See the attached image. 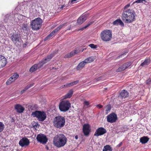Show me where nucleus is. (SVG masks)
I'll return each instance as SVG.
<instances>
[{"mask_svg": "<svg viewBox=\"0 0 151 151\" xmlns=\"http://www.w3.org/2000/svg\"><path fill=\"white\" fill-rule=\"evenodd\" d=\"M135 13L132 9H125L122 14V19L125 23H131L135 19Z\"/></svg>", "mask_w": 151, "mask_h": 151, "instance_id": "1", "label": "nucleus"}, {"mask_svg": "<svg viewBox=\"0 0 151 151\" xmlns=\"http://www.w3.org/2000/svg\"><path fill=\"white\" fill-rule=\"evenodd\" d=\"M67 142L66 137L63 134H60L56 135L53 139L54 145L58 148L64 146L66 144Z\"/></svg>", "mask_w": 151, "mask_h": 151, "instance_id": "2", "label": "nucleus"}, {"mask_svg": "<svg viewBox=\"0 0 151 151\" xmlns=\"http://www.w3.org/2000/svg\"><path fill=\"white\" fill-rule=\"evenodd\" d=\"M65 122L64 117L58 115L54 118L53 124L54 126L58 129H60L63 127Z\"/></svg>", "mask_w": 151, "mask_h": 151, "instance_id": "3", "label": "nucleus"}, {"mask_svg": "<svg viewBox=\"0 0 151 151\" xmlns=\"http://www.w3.org/2000/svg\"><path fill=\"white\" fill-rule=\"evenodd\" d=\"M54 55L53 53L51 54L48 55L47 57L44 59L42 60L38 64H35L32 66L30 69L29 71L31 72H33L36 70L37 69L40 68L43 65L49 61L50 59L53 57Z\"/></svg>", "mask_w": 151, "mask_h": 151, "instance_id": "4", "label": "nucleus"}, {"mask_svg": "<svg viewBox=\"0 0 151 151\" xmlns=\"http://www.w3.org/2000/svg\"><path fill=\"white\" fill-rule=\"evenodd\" d=\"M42 21L40 18H37L32 20L31 23L32 29L33 30H38L42 26Z\"/></svg>", "mask_w": 151, "mask_h": 151, "instance_id": "5", "label": "nucleus"}, {"mask_svg": "<svg viewBox=\"0 0 151 151\" xmlns=\"http://www.w3.org/2000/svg\"><path fill=\"white\" fill-rule=\"evenodd\" d=\"M71 107V104L68 100H64L60 102L59 104V108L61 111L65 112L68 111Z\"/></svg>", "mask_w": 151, "mask_h": 151, "instance_id": "6", "label": "nucleus"}, {"mask_svg": "<svg viewBox=\"0 0 151 151\" xmlns=\"http://www.w3.org/2000/svg\"><path fill=\"white\" fill-rule=\"evenodd\" d=\"M32 115L34 117H36L40 121H44L47 116L46 113L43 111H35L32 112Z\"/></svg>", "mask_w": 151, "mask_h": 151, "instance_id": "7", "label": "nucleus"}, {"mask_svg": "<svg viewBox=\"0 0 151 151\" xmlns=\"http://www.w3.org/2000/svg\"><path fill=\"white\" fill-rule=\"evenodd\" d=\"M100 36L101 39L103 41H109L112 38L111 32L110 30H104L101 32Z\"/></svg>", "mask_w": 151, "mask_h": 151, "instance_id": "8", "label": "nucleus"}, {"mask_svg": "<svg viewBox=\"0 0 151 151\" xmlns=\"http://www.w3.org/2000/svg\"><path fill=\"white\" fill-rule=\"evenodd\" d=\"M36 138L38 142L43 144H46L48 141L46 135L43 134H38Z\"/></svg>", "mask_w": 151, "mask_h": 151, "instance_id": "9", "label": "nucleus"}, {"mask_svg": "<svg viewBox=\"0 0 151 151\" xmlns=\"http://www.w3.org/2000/svg\"><path fill=\"white\" fill-rule=\"evenodd\" d=\"M117 119V115L114 113L110 114L107 116V121L110 123L115 122Z\"/></svg>", "mask_w": 151, "mask_h": 151, "instance_id": "10", "label": "nucleus"}, {"mask_svg": "<svg viewBox=\"0 0 151 151\" xmlns=\"http://www.w3.org/2000/svg\"><path fill=\"white\" fill-rule=\"evenodd\" d=\"M106 130L104 127H99L96 130L94 135L96 137H98L103 135L106 133Z\"/></svg>", "mask_w": 151, "mask_h": 151, "instance_id": "11", "label": "nucleus"}, {"mask_svg": "<svg viewBox=\"0 0 151 151\" xmlns=\"http://www.w3.org/2000/svg\"><path fill=\"white\" fill-rule=\"evenodd\" d=\"M83 131L84 135L88 136L91 131V126L88 124H84L83 126Z\"/></svg>", "mask_w": 151, "mask_h": 151, "instance_id": "12", "label": "nucleus"}, {"mask_svg": "<svg viewBox=\"0 0 151 151\" xmlns=\"http://www.w3.org/2000/svg\"><path fill=\"white\" fill-rule=\"evenodd\" d=\"M29 140L27 138L24 137L19 141V145L22 147H26L29 144Z\"/></svg>", "mask_w": 151, "mask_h": 151, "instance_id": "13", "label": "nucleus"}, {"mask_svg": "<svg viewBox=\"0 0 151 151\" xmlns=\"http://www.w3.org/2000/svg\"><path fill=\"white\" fill-rule=\"evenodd\" d=\"M7 60L4 56L0 55V68L5 67L7 63Z\"/></svg>", "mask_w": 151, "mask_h": 151, "instance_id": "14", "label": "nucleus"}, {"mask_svg": "<svg viewBox=\"0 0 151 151\" xmlns=\"http://www.w3.org/2000/svg\"><path fill=\"white\" fill-rule=\"evenodd\" d=\"M88 14H82L80 17L77 19V23L79 24H81L84 22L87 19Z\"/></svg>", "mask_w": 151, "mask_h": 151, "instance_id": "15", "label": "nucleus"}, {"mask_svg": "<svg viewBox=\"0 0 151 151\" xmlns=\"http://www.w3.org/2000/svg\"><path fill=\"white\" fill-rule=\"evenodd\" d=\"M79 82V81L77 80L74 81L69 83H66L63 85L61 86V88H67L70 87L73 85H76Z\"/></svg>", "mask_w": 151, "mask_h": 151, "instance_id": "16", "label": "nucleus"}, {"mask_svg": "<svg viewBox=\"0 0 151 151\" xmlns=\"http://www.w3.org/2000/svg\"><path fill=\"white\" fill-rule=\"evenodd\" d=\"M129 96V93L128 91L126 90H124L120 92V96L119 97L122 99H125L128 97Z\"/></svg>", "mask_w": 151, "mask_h": 151, "instance_id": "17", "label": "nucleus"}, {"mask_svg": "<svg viewBox=\"0 0 151 151\" xmlns=\"http://www.w3.org/2000/svg\"><path fill=\"white\" fill-rule=\"evenodd\" d=\"M113 25H120L121 26H124L123 23L120 19H117L116 20L113 22Z\"/></svg>", "mask_w": 151, "mask_h": 151, "instance_id": "18", "label": "nucleus"}, {"mask_svg": "<svg viewBox=\"0 0 151 151\" xmlns=\"http://www.w3.org/2000/svg\"><path fill=\"white\" fill-rule=\"evenodd\" d=\"M86 64L84 60L81 62L76 67L77 70H81L84 67Z\"/></svg>", "mask_w": 151, "mask_h": 151, "instance_id": "19", "label": "nucleus"}, {"mask_svg": "<svg viewBox=\"0 0 151 151\" xmlns=\"http://www.w3.org/2000/svg\"><path fill=\"white\" fill-rule=\"evenodd\" d=\"M95 59L94 57L91 56L88 58L84 60L85 62L86 63H88L92 62Z\"/></svg>", "mask_w": 151, "mask_h": 151, "instance_id": "20", "label": "nucleus"}, {"mask_svg": "<svg viewBox=\"0 0 151 151\" xmlns=\"http://www.w3.org/2000/svg\"><path fill=\"white\" fill-rule=\"evenodd\" d=\"M12 41L15 43L19 41V35H14L11 37Z\"/></svg>", "mask_w": 151, "mask_h": 151, "instance_id": "21", "label": "nucleus"}, {"mask_svg": "<svg viewBox=\"0 0 151 151\" xmlns=\"http://www.w3.org/2000/svg\"><path fill=\"white\" fill-rule=\"evenodd\" d=\"M149 138L147 137L144 136L140 138V142L142 144H145L149 140Z\"/></svg>", "mask_w": 151, "mask_h": 151, "instance_id": "22", "label": "nucleus"}, {"mask_svg": "<svg viewBox=\"0 0 151 151\" xmlns=\"http://www.w3.org/2000/svg\"><path fill=\"white\" fill-rule=\"evenodd\" d=\"M73 93V90H70L66 94H65L64 97L65 99L70 98L72 96Z\"/></svg>", "mask_w": 151, "mask_h": 151, "instance_id": "23", "label": "nucleus"}, {"mask_svg": "<svg viewBox=\"0 0 151 151\" xmlns=\"http://www.w3.org/2000/svg\"><path fill=\"white\" fill-rule=\"evenodd\" d=\"M19 76L18 74L17 73H14V74L10 78L13 82L14 81L19 77Z\"/></svg>", "mask_w": 151, "mask_h": 151, "instance_id": "24", "label": "nucleus"}, {"mask_svg": "<svg viewBox=\"0 0 151 151\" xmlns=\"http://www.w3.org/2000/svg\"><path fill=\"white\" fill-rule=\"evenodd\" d=\"M112 149L109 145H106L104 147L103 151H112Z\"/></svg>", "mask_w": 151, "mask_h": 151, "instance_id": "25", "label": "nucleus"}, {"mask_svg": "<svg viewBox=\"0 0 151 151\" xmlns=\"http://www.w3.org/2000/svg\"><path fill=\"white\" fill-rule=\"evenodd\" d=\"M150 63V60L148 59H146L140 65L142 66H144L145 65H148Z\"/></svg>", "mask_w": 151, "mask_h": 151, "instance_id": "26", "label": "nucleus"}, {"mask_svg": "<svg viewBox=\"0 0 151 151\" xmlns=\"http://www.w3.org/2000/svg\"><path fill=\"white\" fill-rule=\"evenodd\" d=\"M75 55L74 52L73 51L65 55V57L66 58H68L71 57Z\"/></svg>", "mask_w": 151, "mask_h": 151, "instance_id": "27", "label": "nucleus"}, {"mask_svg": "<svg viewBox=\"0 0 151 151\" xmlns=\"http://www.w3.org/2000/svg\"><path fill=\"white\" fill-rule=\"evenodd\" d=\"M86 48H85L83 49V50H81L79 49V48H76L73 51L74 53L75 54H76L78 53H80V52H82L84 50L86 49Z\"/></svg>", "mask_w": 151, "mask_h": 151, "instance_id": "28", "label": "nucleus"}, {"mask_svg": "<svg viewBox=\"0 0 151 151\" xmlns=\"http://www.w3.org/2000/svg\"><path fill=\"white\" fill-rule=\"evenodd\" d=\"M143 2L145 3H146L147 1L146 0H136V1L134 2L132 4H134L135 3H143Z\"/></svg>", "mask_w": 151, "mask_h": 151, "instance_id": "29", "label": "nucleus"}, {"mask_svg": "<svg viewBox=\"0 0 151 151\" xmlns=\"http://www.w3.org/2000/svg\"><path fill=\"white\" fill-rule=\"evenodd\" d=\"M125 69V68L123 66V65L121 67H119V68L116 70V71L117 72H119L124 70Z\"/></svg>", "mask_w": 151, "mask_h": 151, "instance_id": "30", "label": "nucleus"}, {"mask_svg": "<svg viewBox=\"0 0 151 151\" xmlns=\"http://www.w3.org/2000/svg\"><path fill=\"white\" fill-rule=\"evenodd\" d=\"M131 64L132 63L131 62H128L124 64L123 65V66H124V67H125L126 69L128 67H129Z\"/></svg>", "mask_w": 151, "mask_h": 151, "instance_id": "31", "label": "nucleus"}, {"mask_svg": "<svg viewBox=\"0 0 151 151\" xmlns=\"http://www.w3.org/2000/svg\"><path fill=\"white\" fill-rule=\"evenodd\" d=\"M111 109V106L110 104L108 105L106 107V111L107 114H108L110 111Z\"/></svg>", "mask_w": 151, "mask_h": 151, "instance_id": "32", "label": "nucleus"}, {"mask_svg": "<svg viewBox=\"0 0 151 151\" xmlns=\"http://www.w3.org/2000/svg\"><path fill=\"white\" fill-rule=\"evenodd\" d=\"M32 125L34 129H36L37 127H39L40 125L38 124L37 122L32 123Z\"/></svg>", "mask_w": 151, "mask_h": 151, "instance_id": "33", "label": "nucleus"}, {"mask_svg": "<svg viewBox=\"0 0 151 151\" xmlns=\"http://www.w3.org/2000/svg\"><path fill=\"white\" fill-rule=\"evenodd\" d=\"M4 125L2 122H0V132L3 131L4 128Z\"/></svg>", "mask_w": 151, "mask_h": 151, "instance_id": "34", "label": "nucleus"}, {"mask_svg": "<svg viewBox=\"0 0 151 151\" xmlns=\"http://www.w3.org/2000/svg\"><path fill=\"white\" fill-rule=\"evenodd\" d=\"M93 22H89L83 28L81 29V30H83L84 29L86 28L87 27H88L89 26H90L92 24Z\"/></svg>", "mask_w": 151, "mask_h": 151, "instance_id": "35", "label": "nucleus"}, {"mask_svg": "<svg viewBox=\"0 0 151 151\" xmlns=\"http://www.w3.org/2000/svg\"><path fill=\"white\" fill-rule=\"evenodd\" d=\"M89 46L92 48L95 49L97 47V46L93 44H91L89 45Z\"/></svg>", "mask_w": 151, "mask_h": 151, "instance_id": "36", "label": "nucleus"}, {"mask_svg": "<svg viewBox=\"0 0 151 151\" xmlns=\"http://www.w3.org/2000/svg\"><path fill=\"white\" fill-rule=\"evenodd\" d=\"M24 110V108L21 105H19V113H22Z\"/></svg>", "mask_w": 151, "mask_h": 151, "instance_id": "37", "label": "nucleus"}, {"mask_svg": "<svg viewBox=\"0 0 151 151\" xmlns=\"http://www.w3.org/2000/svg\"><path fill=\"white\" fill-rule=\"evenodd\" d=\"M13 81H12L11 79H10V78L6 82V84L7 85H9L11 84L12 83Z\"/></svg>", "mask_w": 151, "mask_h": 151, "instance_id": "38", "label": "nucleus"}, {"mask_svg": "<svg viewBox=\"0 0 151 151\" xmlns=\"http://www.w3.org/2000/svg\"><path fill=\"white\" fill-rule=\"evenodd\" d=\"M15 109L16 110V111L19 113V104H17L15 106Z\"/></svg>", "mask_w": 151, "mask_h": 151, "instance_id": "39", "label": "nucleus"}, {"mask_svg": "<svg viewBox=\"0 0 151 151\" xmlns=\"http://www.w3.org/2000/svg\"><path fill=\"white\" fill-rule=\"evenodd\" d=\"M52 37V35L50 34L48 35L45 39V40H46L51 38Z\"/></svg>", "mask_w": 151, "mask_h": 151, "instance_id": "40", "label": "nucleus"}, {"mask_svg": "<svg viewBox=\"0 0 151 151\" xmlns=\"http://www.w3.org/2000/svg\"><path fill=\"white\" fill-rule=\"evenodd\" d=\"M128 51L127 50L125 51V53H124L123 54H121L120 55L118 56L119 58H122V56H124V55H126V54L128 52Z\"/></svg>", "mask_w": 151, "mask_h": 151, "instance_id": "41", "label": "nucleus"}, {"mask_svg": "<svg viewBox=\"0 0 151 151\" xmlns=\"http://www.w3.org/2000/svg\"><path fill=\"white\" fill-rule=\"evenodd\" d=\"M66 23H64L63 24H62L60 25L59 27H57L58 28L59 30L61 28H62L64 26H65V24Z\"/></svg>", "mask_w": 151, "mask_h": 151, "instance_id": "42", "label": "nucleus"}, {"mask_svg": "<svg viewBox=\"0 0 151 151\" xmlns=\"http://www.w3.org/2000/svg\"><path fill=\"white\" fill-rule=\"evenodd\" d=\"M151 82V80L148 79L146 81V83L147 84H150Z\"/></svg>", "mask_w": 151, "mask_h": 151, "instance_id": "43", "label": "nucleus"}, {"mask_svg": "<svg viewBox=\"0 0 151 151\" xmlns=\"http://www.w3.org/2000/svg\"><path fill=\"white\" fill-rule=\"evenodd\" d=\"M84 104L86 106H88L89 104V102L87 101H85L84 102Z\"/></svg>", "mask_w": 151, "mask_h": 151, "instance_id": "44", "label": "nucleus"}, {"mask_svg": "<svg viewBox=\"0 0 151 151\" xmlns=\"http://www.w3.org/2000/svg\"><path fill=\"white\" fill-rule=\"evenodd\" d=\"M130 6V4H129L127 5H126L125 7H124V10L125 9H127Z\"/></svg>", "mask_w": 151, "mask_h": 151, "instance_id": "45", "label": "nucleus"}, {"mask_svg": "<svg viewBox=\"0 0 151 151\" xmlns=\"http://www.w3.org/2000/svg\"><path fill=\"white\" fill-rule=\"evenodd\" d=\"M59 30L58 28L57 27L53 31L54 32V33H55L56 32H57Z\"/></svg>", "mask_w": 151, "mask_h": 151, "instance_id": "46", "label": "nucleus"}, {"mask_svg": "<svg viewBox=\"0 0 151 151\" xmlns=\"http://www.w3.org/2000/svg\"><path fill=\"white\" fill-rule=\"evenodd\" d=\"M122 142L120 143L118 145H117V147H120L122 145Z\"/></svg>", "mask_w": 151, "mask_h": 151, "instance_id": "47", "label": "nucleus"}, {"mask_svg": "<svg viewBox=\"0 0 151 151\" xmlns=\"http://www.w3.org/2000/svg\"><path fill=\"white\" fill-rule=\"evenodd\" d=\"M97 106L99 109L103 107L101 105H98Z\"/></svg>", "mask_w": 151, "mask_h": 151, "instance_id": "48", "label": "nucleus"}, {"mask_svg": "<svg viewBox=\"0 0 151 151\" xmlns=\"http://www.w3.org/2000/svg\"><path fill=\"white\" fill-rule=\"evenodd\" d=\"M27 88H25L24 90H22L21 91V93H23L26 90H27Z\"/></svg>", "mask_w": 151, "mask_h": 151, "instance_id": "49", "label": "nucleus"}, {"mask_svg": "<svg viewBox=\"0 0 151 151\" xmlns=\"http://www.w3.org/2000/svg\"><path fill=\"white\" fill-rule=\"evenodd\" d=\"M55 33H54V32L52 31V32H51L50 34L52 35V36L55 34Z\"/></svg>", "mask_w": 151, "mask_h": 151, "instance_id": "50", "label": "nucleus"}, {"mask_svg": "<svg viewBox=\"0 0 151 151\" xmlns=\"http://www.w3.org/2000/svg\"><path fill=\"white\" fill-rule=\"evenodd\" d=\"M55 33H54V32L52 31V32H51L50 34L52 35V36L55 34Z\"/></svg>", "mask_w": 151, "mask_h": 151, "instance_id": "51", "label": "nucleus"}, {"mask_svg": "<svg viewBox=\"0 0 151 151\" xmlns=\"http://www.w3.org/2000/svg\"><path fill=\"white\" fill-rule=\"evenodd\" d=\"M64 6L63 5H62V6H61V7H60V9H61V10H62V9H63V8Z\"/></svg>", "mask_w": 151, "mask_h": 151, "instance_id": "52", "label": "nucleus"}, {"mask_svg": "<svg viewBox=\"0 0 151 151\" xmlns=\"http://www.w3.org/2000/svg\"><path fill=\"white\" fill-rule=\"evenodd\" d=\"M78 135H76L75 136V138L76 139H78Z\"/></svg>", "mask_w": 151, "mask_h": 151, "instance_id": "53", "label": "nucleus"}, {"mask_svg": "<svg viewBox=\"0 0 151 151\" xmlns=\"http://www.w3.org/2000/svg\"><path fill=\"white\" fill-rule=\"evenodd\" d=\"M77 0H72L71 1V3L73 4V2L74 1H77Z\"/></svg>", "mask_w": 151, "mask_h": 151, "instance_id": "54", "label": "nucleus"}, {"mask_svg": "<svg viewBox=\"0 0 151 151\" xmlns=\"http://www.w3.org/2000/svg\"><path fill=\"white\" fill-rule=\"evenodd\" d=\"M33 86V84H31L29 85V86L28 88H29L32 86Z\"/></svg>", "mask_w": 151, "mask_h": 151, "instance_id": "55", "label": "nucleus"}, {"mask_svg": "<svg viewBox=\"0 0 151 151\" xmlns=\"http://www.w3.org/2000/svg\"><path fill=\"white\" fill-rule=\"evenodd\" d=\"M27 27V26L25 25H24V27L26 28Z\"/></svg>", "mask_w": 151, "mask_h": 151, "instance_id": "56", "label": "nucleus"}, {"mask_svg": "<svg viewBox=\"0 0 151 151\" xmlns=\"http://www.w3.org/2000/svg\"><path fill=\"white\" fill-rule=\"evenodd\" d=\"M53 68V69H55V68Z\"/></svg>", "mask_w": 151, "mask_h": 151, "instance_id": "57", "label": "nucleus"}]
</instances>
